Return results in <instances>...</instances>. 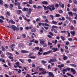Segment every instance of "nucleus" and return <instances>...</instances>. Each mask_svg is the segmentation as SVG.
<instances>
[{"instance_id":"f704fd0d","label":"nucleus","mask_w":77,"mask_h":77,"mask_svg":"<svg viewBox=\"0 0 77 77\" xmlns=\"http://www.w3.org/2000/svg\"><path fill=\"white\" fill-rule=\"evenodd\" d=\"M15 65H16L17 66H20V63L19 62H17L16 63H15Z\"/></svg>"},{"instance_id":"4c0bfd02","label":"nucleus","mask_w":77,"mask_h":77,"mask_svg":"<svg viewBox=\"0 0 77 77\" xmlns=\"http://www.w3.org/2000/svg\"><path fill=\"white\" fill-rule=\"evenodd\" d=\"M58 12L60 14H62V13H63V11L61 10H59Z\"/></svg>"},{"instance_id":"37998d69","label":"nucleus","mask_w":77,"mask_h":77,"mask_svg":"<svg viewBox=\"0 0 77 77\" xmlns=\"http://www.w3.org/2000/svg\"><path fill=\"white\" fill-rule=\"evenodd\" d=\"M39 70L40 71H44V70L42 68H39Z\"/></svg>"},{"instance_id":"ea45409f","label":"nucleus","mask_w":77,"mask_h":77,"mask_svg":"<svg viewBox=\"0 0 77 77\" xmlns=\"http://www.w3.org/2000/svg\"><path fill=\"white\" fill-rule=\"evenodd\" d=\"M69 44V42L68 41H67L66 42V43L65 44L66 45H68Z\"/></svg>"},{"instance_id":"5fc2aeb1","label":"nucleus","mask_w":77,"mask_h":77,"mask_svg":"<svg viewBox=\"0 0 77 77\" xmlns=\"http://www.w3.org/2000/svg\"><path fill=\"white\" fill-rule=\"evenodd\" d=\"M19 60L20 61V62H22V63H24V61H23V60H22L21 59H19Z\"/></svg>"},{"instance_id":"7c9ffc66","label":"nucleus","mask_w":77,"mask_h":77,"mask_svg":"<svg viewBox=\"0 0 77 77\" xmlns=\"http://www.w3.org/2000/svg\"><path fill=\"white\" fill-rule=\"evenodd\" d=\"M3 1L2 0H0V5H3Z\"/></svg>"},{"instance_id":"72a5a7b5","label":"nucleus","mask_w":77,"mask_h":77,"mask_svg":"<svg viewBox=\"0 0 77 77\" xmlns=\"http://www.w3.org/2000/svg\"><path fill=\"white\" fill-rule=\"evenodd\" d=\"M66 32L68 34V37H69L70 36V33H69V32L68 31H66Z\"/></svg>"},{"instance_id":"473e14b6","label":"nucleus","mask_w":77,"mask_h":77,"mask_svg":"<svg viewBox=\"0 0 77 77\" xmlns=\"http://www.w3.org/2000/svg\"><path fill=\"white\" fill-rule=\"evenodd\" d=\"M34 49H35L34 50L35 51V50H37L38 51L39 50V48L38 47H36Z\"/></svg>"},{"instance_id":"13d9d810","label":"nucleus","mask_w":77,"mask_h":77,"mask_svg":"<svg viewBox=\"0 0 77 77\" xmlns=\"http://www.w3.org/2000/svg\"><path fill=\"white\" fill-rule=\"evenodd\" d=\"M54 32L55 33H57V30L56 29H54Z\"/></svg>"},{"instance_id":"69168bd1","label":"nucleus","mask_w":77,"mask_h":77,"mask_svg":"<svg viewBox=\"0 0 77 77\" xmlns=\"http://www.w3.org/2000/svg\"><path fill=\"white\" fill-rule=\"evenodd\" d=\"M48 45H53L52 44V43H51L50 42H48Z\"/></svg>"},{"instance_id":"864d4df0","label":"nucleus","mask_w":77,"mask_h":77,"mask_svg":"<svg viewBox=\"0 0 77 77\" xmlns=\"http://www.w3.org/2000/svg\"><path fill=\"white\" fill-rule=\"evenodd\" d=\"M34 41H35V40H34V39H32L31 40H30L29 42L30 43H32V42H33Z\"/></svg>"},{"instance_id":"603ef678","label":"nucleus","mask_w":77,"mask_h":77,"mask_svg":"<svg viewBox=\"0 0 77 77\" xmlns=\"http://www.w3.org/2000/svg\"><path fill=\"white\" fill-rule=\"evenodd\" d=\"M66 19H67V20H71V17H66Z\"/></svg>"},{"instance_id":"ddd939ff","label":"nucleus","mask_w":77,"mask_h":77,"mask_svg":"<svg viewBox=\"0 0 77 77\" xmlns=\"http://www.w3.org/2000/svg\"><path fill=\"white\" fill-rule=\"evenodd\" d=\"M40 42V44H41L42 45H44V43L45 42V41L42 40H42L41 39H39Z\"/></svg>"},{"instance_id":"f8f14e48","label":"nucleus","mask_w":77,"mask_h":77,"mask_svg":"<svg viewBox=\"0 0 77 77\" xmlns=\"http://www.w3.org/2000/svg\"><path fill=\"white\" fill-rule=\"evenodd\" d=\"M29 52L28 51H26L25 50H22L21 51V53H27Z\"/></svg>"},{"instance_id":"8fccbe9b","label":"nucleus","mask_w":77,"mask_h":77,"mask_svg":"<svg viewBox=\"0 0 77 77\" xmlns=\"http://www.w3.org/2000/svg\"><path fill=\"white\" fill-rule=\"evenodd\" d=\"M42 72V74L43 75L44 74H46V71H43Z\"/></svg>"},{"instance_id":"423d86ee","label":"nucleus","mask_w":77,"mask_h":77,"mask_svg":"<svg viewBox=\"0 0 77 77\" xmlns=\"http://www.w3.org/2000/svg\"><path fill=\"white\" fill-rule=\"evenodd\" d=\"M49 76L50 77H54V75L53 73L51 72H49L48 73Z\"/></svg>"},{"instance_id":"c9c22d12","label":"nucleus","mask_w":77,"mask_h":77,"mask_svg":"<svg viewBox=\"0 0 77 77\" xmlns=\"http://www.w3.org/2000/svg\"><path fill=\"white\" fill-rule=\"evenodd\" d=\"M50 17H51V18L52 20H54V16H53V15L51 14L50 15Z\"/></svg>"},{"instance_id":"774afa93","label":"nucleus","mask_w":77,"mask_h":77,"mask_svg":"<svg viewBox=\"0 0 77 77\" xmlns=\"http://www.w3.org/2000/svg\"><path fill=\"white\" fill-rule=\"evenodd\" d=\"M49 34L51 36H53V33L51 32H49Z\"/></svg>"},{"instance_id":"a19ab883","label":"nucleus","mask_w":77,"mask_h":77,"mask_svg":"<svg viewBox=\"0 0 77 77\" xmlns=\"http://www.w3.org/2000/svg\"><path fill=\"white\" fill-rule=\"evenodd\" d=\"M43 46V47H47V44L46 43H44L43 44V45H42Z\"/></svg>"},{"instance_id":"6e6d98bb","label":"nucleus","mask_w":77,"mask_h":77,"mask_svg":"<svg viewBox=\"0 0 77 77\" xmlns=\"http://www.w3.org/2000/svg\"><path fill=\"white\" fill-rule=\"evenodd\" d=\"M29 3L30 5H32V4L33 3V2L32 1H29Z\"/></svg>"},{"instance_id":"052dcab7","label":"nucleus","mask_w":77,"mask_h":77,"mask_svg":"<svg viewBox=\"0 0 77 77\" xmlns=\"http://www.w3.org/2000/svg\"><path fill=\"white\" fill-rule=\"evenodd\" d=\"M73 22L74 24H77V23H76V20H73Z\"/></svg>"},{"instance_id":"338daca9","label":"nucleus","mask_w":77,"mask_h":77,"mask_svg":"<svg viewBox=\"0 0 77 77\" xmlns=\"http://www.w3.org/2000/svg\"><path fill=\"white\" fill-rule=\"evenodd\" d=\"M22 36H23V38H26V35H25L24 34H23Z\"/></svg>"},{"instance_id":"393cba45","label":"nucleus","mask_w":77,"mask_h":77,"mask_svg":"<svg viewBox=\"0 0 77 77\" xmlns=\"http://www.w3.org/2000/svg\"><path fill=\"white\" fill-rule=\"evenodd\" d=\"M68 14L69 15H71V16H73V14H72V11H70V12H68Z\"/></svg>"},{"instance_id":"412c9836","label":"nucleus","mask_w":77,"mask_h":77,"mask_svg":"<svg viewBox=\"0 0 77 77\" xmlns=\"http://www.w3.org/2000/svg\"><path fill=\"white\" fill-rule=\"evenodd\" d=\"M64 55H63V60H66V59H68V57L66 56H64Z\"/></svg>"},{"instance_id":"6e6552de","label":"nucleus","mask_w":77,"mask_h":77,"mask_svg":"<svg viewBox=\"0 0 77 77\" xmlns=\"http://www.w3.org/2000/svg\"><path fill=\"white\" fill-rule=\"evenodd\" d=\"M57 50H58L57 48H55L54 47L52 48V50H53V52H56V51H57Z\"/></svg>"},{"instance_id":"4468645a","label":"nucleus","mask_w":77,"mask_h":77,"mask_svg":"<svg viewBox=\"0 0 77 77\" xmlns=\"http://www.w3.org/2000/svg\"><path fill=\"white\" fill-rule=\"evenodd\" d=\"M6 16L7 17H8H8H10V15L11 14H10V13L9 12L7 11L6 12Z\"/></svg>"},{"instance_id":"a211bd4d","label":"nucleus","mask_w":77,"mask_h":77,"mask_svg":"<svg viewBox=\"0 0 77 77\" xmlns=\"http://www.w3.org/2000/svg\"><path fill=\"white\" fill-rule=\"evenodd\" d=\"M42 4H44L45 5H48V2L46 1H45L42 2Z\"/></svg>"},{"instance_id":"39448f33","label":"nucleus","mask_w":77,"mask_h":77,"mask_svg":"<svg viewBox=\"0 0 77 77\" xmlns=\"http://www.w3.org/2000/svg\"><path fill=\"white\" fill-rule=\"evenodd\" d=\"M51 52V51H48L47 52H45L43 53V55H46L47 54H49Z\"/></svg>"},{"instance_id":"b1692460","label":"nucleus","mask_w":77,"mask_h":77,"mask_svg":"<svg viewBox=\"0 0 77 77\" xmlns=\"http://www.w3.org/2000/svg\"><path fill=\"white\" fill-rule=\"evenodd\" d=\"M42 63V64H44L45 63H46L47 62V61H45L44 60H42L41 61Z\"/></svg>"},{"instance_id":"c756f323","label":"nucleus","mask_w":77,"mask_h":77,"mask_svg":"<svg viewBox=\"0 0 77 77\" xmlns=\"http://www.w3.org/2000/svg\"><path fill=\"white\" fill-rule=\"evenodd\" d=\"M61 38L62 40V41H65V37H63V36H61Z\"/></svg>"},{"instance_id":"49530a36","label":"nucleus","mask_w":77,"mask_h":77,"mask_svg":"<svg viewBox=\"0 0 77 77\" xmlns=\"http://www.w3.org/2000/svg\"><path fill=\"white\" fill-rule=\"evenodd\" d=\"M45 23H48L49 21H48V19H46L45 20Z\"/></svg>"},{"instance_id":"9b49d317","label":"nucleus","mask_w":77,"mask_h":77,"mask_svg":"<svg viewBox=\"0 0 77 77\" xmlns=\"http://www.w3.org/2000/svg\"><path fill=\"white\" fill-rule=\"evenodd\" d=\"M16 12L17 14H22L23 12L21 10H17L16 11Z\"/></svg>"},{"instance_id":"de8ad7c7","label":"nucleus","mask_w":77,"mask_h":77,"mask_svg":"<svg viewBox=\"0 0 77 77\" xmlns=\"http://www.w3.org/2000/svg\"><path fill=\"white\" fill-rule=\"evenodd\" d=\"M68 41H72V38H68Z\"/></svg>"},{"instance_id":"680f3d73","label":"nucleus","mask_w":77,"mask_h":77,"mask_svg":"<svg viewBox=\"0 0 77 77\" xmlns=\"http://www.w3.org/2000/svg\"><path fill=\"white\" fill-rule=\"evenodd\" d=\"M32 66L33 68H35V64L34 63L32 64Z\"/></svg>"},{"instance_id":"3c124183","label":"nucleus","mask_w":77,"mask_h":77,"mask_svg":"<svg viewBox=\"0 0 77 77\" xmlns=\"http://www.w3.org/2000/svg\"><path fill=\"white\" fill-rule=\"evenodd\" d=\"M56 17H59L60 16V15L59 14H57L56 15Z\"/></svg>"},{"instance_id":"58836bf2","label":"nucleus","mask_w":77,"mask_h":77,"mask_svg":"<svg viewBox=\"0 0 77 77\" xmlns=\"http://www.w3.org/2000/svg\"><path fill=\"white\" fill-rule=\"evenodd\" d=\"M73 2L75 4V5H77V1L76 0H73Z\"/></svg>"},{"instance_id":"dca6fc26","label":"nucleus","mask_w":77,"mask_h":77,"mask_svg":"<svg viewBox=\"0 0 77 77\" xmlns=\"http://www.w3.org/2000/svg\"><path fill=\"white\" fill-rule=\"evenodd\" d=\"M70 33L71 35H72L73 36H75V31H71Z\"/></svg>"},{"instance_id":"2eb2a0df","label":"nucleus","mask_w":77,"mask_h":77,"mask_svg":"<svg viewBox=\"0 0 77 77\" xmlns=\"http://www.w3.org/2000/svg\"><path fill=\"white\" fill-rule=\"evenodd\" d=\"M70 66H72V67H74V68H76L77 67V65L75 64H70Z\"/></svg>"},{"instance_id":"c85d7f7f","label":"nucleus","mask_w":77,"mask_h":77,"mask_svg":"<svg viewBox=\"0 0 77 77\" xmlns=\"http://www.w3.org/2000/svg\"><path fill=\"white\" fill-rule=\"evenodd\" d=\"M4 6L5 7V8H9V6H8V5H7V4H4Z\"/></svg>"},{"instance_id":"4d7b16f0","label":"nucleus","mask_w":77,"mask_h":77,"mask_svg":"<svg viewBox=\"0 0 77 77\" xmlns=\"http://www.w3.org/2000/svg\"><path fill=\"white\" fill-rule=\"evenodd\" d=\"M72 10L73 11H74V12H77V9L75 8H73L72 9Z\"/></svg>"},{"instance_id":"bb28decb","label":"nucleus","mask_w":77,"mask_h":77,"mask_svg":"<svg viewBox=\"0 0 77 77\" xmlns=\"http://www.w3.org/2000/svg\"><path fill=\"white\" fill-rule=\"evenodd\" d=\"M10 8L11 9H12L13 8V7H14V5L12 4H10V6H9Z\"/></svg>"},{"instance_id":"a878e982","label":"nucleus","mask_w":77,"mask_h":77,"mask_svg":"<svg viewBox=\"0 0 77 77\" xmlns=\"http://www.w3.org/2000/svg\"><path fill=\"white\" fill-rule=\"evenodd\" d=\"M52 23L53 24H57V22L55 20H53Z\"/></svg>"},{"instance_id":"e2e57ef3","label":"nucleus","mask_w":77,"mask_h":77,"mask_svg":"<svg viewBox=\"0 0 77 77\" xmlns=\"http://www.w3.org/2000/svg\"><path fill=\"white\" fill-rule=\"evenodd\" d=\"M47 36L48 37V38H52V37L51 36L49 35H47Z\"/></svg>"},{"instance_id":"a18cd8bd","label":"nucleus","mask_w":77,"mask_h":77,"mask_svg":"<svg viewBox=\"0 0 77 77\" xmlns=\"http://www.w3.org/2000/svg\"><path fill=\"white\" fill-rule=\"evenodd\" d=\"M41 8H42V6H40V5H38L37 7V9H41Z\"/></svg>"},{"instance_id":"4be33fe9","label":"nucleus","mask_w":77,"mask_h":77,"mask_svg":"<svg viewBox=\"0 0 77 77\" xmlns=\"http://www.w3.org/2000/svg\"><path fill=\"white\" fill-rule=\"evenodd\" d=\"M41 18L40 17L36 19V22H38V21H39L41 20Z\"/></svg>"},{"instance_id":"c03bdc74","label":"nucleus","mask_w":77,"mask_h":77,"mask_svg":"<svg viewBox=\"0 0 77 77\" xmlns=\"http://www.w3.org/2000/svg\"><path fill=\"white\" fill-rule=\"evenodd\" d=\"M14 46H15V45L14 44L11 45L10 46L11 48H12L13 47H14Z\"/></svg>"},{"instance_id":"0eeeda50","label":"nucleus","mask_w":77,"mask_h":77,"mask_svg":"<svg viewBox=\"0 0 77 77\" xmlns=\"http://www.w3.org/2000/svg\"><path fill=\"white\" fill-rule=\"evenodd\" d=\"M22 17H23V18H24V20L26 21H27V22H29L30 21V20L27 19V18L24 17V15H22Z\"/></svg>"},{"instance_id":"f03ea898","label":"nucleus","mask_w":77,"mask_h":77,"mask_svg":"<svg viewBox=\"0 0 77 77\" xmlns=\"http://www.w3.org/2000/svg\"><path fill=\"white\" fill-rule=\"evenodd\" d=\"M71 71V72H72L73 74H76V71H75V70L73 68H67L66 69H63V70H62V71H65V72H67L68 71Z\"/></svg>"},{"instance_id":"1a4fd4ad","label":"nucleus","mask_w":77,"mask_h":77,"mask_svg":"<svg viewBox=\"0 0 77 77\" xmlns=\"http://www.w3.org/2000/svg\"><path fill=\"white\" fill-rule=\"evenodd\" d=\"M17 3L18 4H17V5L19 9H22V8L20 6V3L19 2H17Z\"/></svg>"},{"instance_id":"e433bc0d","label":"nucleus","mask_w":77,"mask_h":77,"mask_svg":"<svg viewBox=\"0 0 77 77\" xmlns=\"http://www.w3.org/2000/svg\"><path fill=\"white\" fill-rule=\"evenodd\" d=\"M31 32H36V29H33L31 30Z\"/></svg>"},{"instance_id":"cd10ccee","label":"nucleus","mask_w":77,"mask_h":77,"mask_svg":"<svg viewBox=\"0 0 77 77\" xmlns=\"http://www.w3.org/2000/svg\"><path fill=\"white\" fill-rule=\"evenodd\" d=\"M33 10L32 9L30 8H29L28 9V12H29V13H31L32 12V10Z\"/></svg>"},{"instance_id":"0e129e2a","label":"nucleus","mask_w":77,"mask_h":77,"mask_svg":"<svg viewBox=\"0 0 77 77\" xmlns=\"http://www.w3.org/2000/svg\"><path fill=\"white\" fill-rule=\"evenodd\" d=\"M45 26H47L48 27H49V24L47 23H45Z\"/></svg>"},{"instance_id":"6ab92c4d","label":"nucleus","mask_w":77,"mask_h":77,"mask_svg":"<svg viewBox=\"0 0 77 77\" xmlns=\"http://www.w3.org/2000/svg\"><path fill=\"white\" fill-rule=\"evenodd\" d=\"M10 21L12 24H15V22L12 19H11L10 20Z\"/></svg>"},{"instance_id":"f3484780","label":"nucleus","mask_w":77,"mask_h":77,"mask_svg":"<svg viewBox=\"0 0 77 77\" xmlns=\"http://www.w3.org/2000/svg\"><path fill=\"white\" fill-rule=\"evenodd\" d=\"M8 58H9L10 59H11V61H12V62H14V60L13 59H14V57H13L9 56L8 57Z\"/></svg>"},{"instance_id":"bf43d9fd","label":"nucleus","mask_w":77,"mask_h":77,"mask_svg":"<svg viewBox=\"0 0 77 77\" xmlns=\"http://www.w3.org/2000/svg\"><path fill=\"white\" fill-rule=\"evenodd\" d=\"M0 18H2V19H3V20H5V18L4 17H3L2 16H1L0 17Z\"/></svg>"},{"instance_id":"20e7f679","label":"nucleus","mask_w":77,"mask_h":77,"mask_svg":"<svg viewBox=\"0 0 77 77\" xmlns=\"http://www.w3.org/2000/svg\"><path fill=\"white\" fill-rule=\"evenodd\" d=\"M57 60L56 59V58H54V59H50L48 61V63H51V62H56Z\"/></svg>"},{"instance_id":"aec40b11","label":"nucleus","mask_w":77,"mask_h":77,"mask_svg":"<svg viewBox=\"0 0 77 77\" xmlns=\"http://www.w3.org/2000/svg\"><path fill=\"white\" fill-rule=\"evenodd\" d=\"M7 55L8 56H13V55L12 54L9 52H7Z\"/></svg>"},{"instance_id":"09e8293b","label":"nucleus","mask_w":77,"mask_h":77,"mask_svg":"<svg viewBox=\"0 0 77 77\" xmlns=\"http://www.w3.org/2000/svg\"><path fill=\"white\" fill-rule=\"evenodd\" d=\"M59 5L61 7H62V2L61 1L59 2Z\"/></svg>"},{"instance_id":"f257e3e1","label":"nucleus","mask_w":77,"mask_h":77,"mask_svg":"<svg viewBox=\"0 0 77 77\" xmlns=\"http://www.w3.org/2000/svg\"><path fill=\"white\" fill-rule=\"evenodd\" d=\"M49 6L50 7L48 6L47 7L45 6H43V7L44 8V9L45 10H48V9H49L51 11H52H52H54V10H55L54 5L52 4L51 5H49Z\"/></svg>"},{"instance_id":"9d476101","label":"nucleus","mask_w":77,"mask_h":77,"mask_svg":"<svg viewBox=\"0 0 77 77\" xmlns=\"http://www.w3.org/2000/svg\"><path fill=\"white\" fill-rule=\"evenodd\" d=\"M23 11H24L25 12H28L29 11V9L28 8H26V7L24 8H23V10H22Z\"/></svg>"},{"instance_id":"5701e85b","label":"nucleus","mask_w":77,"mask_h":77,"mask_svg":"<svg viewBox=\"0 0 77 77\" xmlns=\"http://www.w3.org/2000/svg\"><path fill=\"white\" fill-rule=\"evenodd\" d=\"M11 1L12 2V3H13L14 4L15 6H17V2H15V1L12 0H11Z\"/></svg>"},{"instance_id":"7ed1b4c3","label":"nucleus","mask_w":77,"mask_h":77,"mask_svg":"<svg viewBox=\"0 0 77 77\" xmlns=\"http://www.w3.org/2000/svg\"><path fill=\"white\" fill-rule=\"evenodd\" d=\"M11 27L13 31L17 30L18 32L19 30V28L17 27V26L14 25H12Z\"/></svg>"},{"instance_id":"79ce46f5","label":"nucleus","mask_w":77,"mask_h":77,"mask_svg":"<svg viewBox=\"0 0 77 77\" xmlns=\"http://www.w3.org/2000/svg\"><path fill=\"white\" fill-rule=\"evenodd\" d=\"M55 8H59V4H56L55 5Z\"/></svg>"},{"instance_id":"2f4dec72","label":"nucleus","mask_w":77,"mask_h":77,"mask_svg":"<svg viewBox=\"0 0 77 77\" xmlns=\"http://www.w3.org/2000/svg\"><path fill=\"white\" fill-rule=\"evenodd\" d=\"M1 48L3 51H5V48L3 46H2Z\"/></svg>"}]
</instances>
